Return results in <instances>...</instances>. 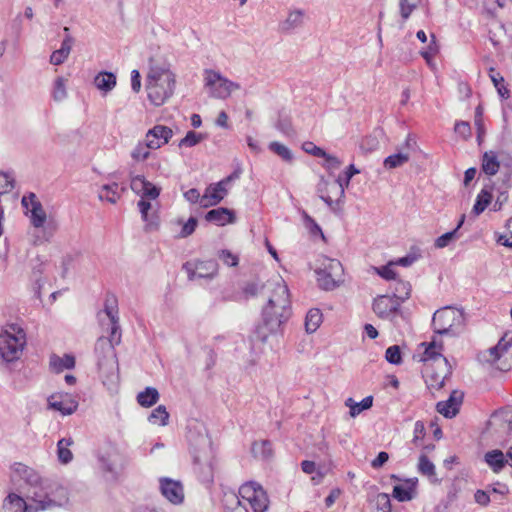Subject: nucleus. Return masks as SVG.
Segmentation results:
<instances>
[{"instance_id":"53","label":"nucleus","mask_w":512,"mask_h":512,"mask_svg":"<svg viewBox=\"0 0 512 512\" xmlns=\"http://www.w3.org/2000/svg\"><path fill=\"white\" fill-rule=\"evenodd\" d=\"M394 264L392 261H389L386 265L381 267H376L375 271L376 273L381 276L385 280H396V272L393 269Z\"/></svg>"},{"instance_id":"57","label":"nucleus","mask_w":512,"mask_h":512,"mask_svg":"<svg viewBox=\"0 0 512 512\" xmlns=\"http://www.w3.org/2000/svg\"><path fill=\"white\" fill-rule=\"evenodd\" d=\"M303 219L306 228L310 231L312 235H320L322 238H324V234L321 230V227L316 223V221L309 216L306 212H303Z\"/></svg>"},{"instance_id":"19","label":"nucleus","mask_w":512,"mask_h":512,"mask_svg":"<svg viewBox=\"0 0 512 512\" xmlns=\"http://www.w3.org/2000/svg\"><path fill=\"white\" fill-rule=\"evenodd\" d=\"M227 186L228 184L223 179L216 184H210L202 195V207L220 203L227 194Z\"/></svg>"},{"instance_id":"9","label":"nucleus","mask_w":512,"mask_h":512,"mask_svg":"<svg viewBox=\"0 0 512 512\" xmlns=\"http://www.w3.org/2000/svg\"><path fill=\"white\" fill-rule=\"evenodd\" d=\"M12 469L22 480L25 481L27 485L33 489L32 491L50 492L51 490H55L57 487H60L59 485H51L46 481H43L40 475L34 469L22 463H15L12 466Z\"/></svg>"},{"instance_id":"14","label":"nucleus","mask_w":512,"mask_h":512,"mask_svg":"<svg viewBox=\"0 0 512 512\" xmlns=\"http://www.w3.org/2000/svg\"><path fill=\"white\" fill-rule=\"evenodd\" d=\"M48 406L62 415H71L77 410L78 402L71 394L54 393L48 398Z\"/></svg>"},{"instance_id":"38","label":"nucleus","mask_w":512,"mask_h":512,"mask_svg":"<svg viewBox=\"0 0 512 512\" xmlns=\"http://www.w3.org/2000/svg\"><path fill=\"white\" fill-rule=\"evenodd\" d=\"M492 201V193L490 190L484 188L477 195L476 202L473 206V212L476 215L481 214L491 203Z\"/></svg>"},{"instance_id":"45","label":"nucleus","mask_w":512,"mask_h":512,"mask_svg":"<svg viewBox=\"0 0 512 512\" xmlns=\"http://www.w3.org/2000/svg\"><path fill=\"white\" fill-rule=\"evenodd\" d=\"M422 0H399L400 14L404 20H407L411 13L421 5Z\"/></svg>"},{"instance_id":"30","label":"nucleus","mask_w":512,"mask_h":512,"mask_svg":"<svg viewBox=\"0 0 512 512\" xmlns=\"http://www.w3.org/2000/svg\"><path fill=\"white\" fill-rule=\"evenodd\" d=\"M268 149L272 153L277 155L285 163H288V164L293 163L294 154L288 146H286L278 141H273V142L269 143Z\"/></svg>"},{"instance_id":"37","label":"nucleus","mask_w":512,"mask_h":512,"mask_svg":"<svg viewBox=\"0 0 512 512\" xmlns=\"http://www.w3.org/2000/svg\"><path fill=\"white\" fill-rule=\"evenodd\" d=\"M410 159V155L404 152H398L389 155L384 159L383 165L386 169H395L403 166Z\"/></svg>"},{"instance_id":"39","label":"nucleus","mask_w":512,"mask_h":512,"mask_svg":"<svg viewBox=\"0 0 512 512\" xmlns=\"http://www.w3.org/2000/svg\"><path fill=\"white\" fill-rule=\"evenodd\" d=\"M410 293L411 285L409 282L401 279L395 280L394 293L391 296L397 298V300L400 301V304L410 297Z\"/></svg>"},{"instance_id":"5","label":"nucleus","mask_w":512,"mask_h":512,"mask_svg":"<svg viewBox=\"0 0 512 512\" xmlns=\"http://www.w3.org/2000/svg\"><path fill=\"white\" fill-rule=\"evenodd\" d=\"M464 324V312L452 307H444L437 310L432 318L433 330L440 335H457L464 327Z\"/></svg>"},{"instance_id":"20","label":"nucleus","mask_w":512,"mask_h":512,"mask_svg":"<svg viewBox=\"0 0 512 512\" xmlns=\"http://www.w3.org/2000/svg\"><path fill=\"white\" fill-rule=\"evenodd\" d=\"M151 81H160L162 82H176L175 74L170 71V69L166 65H157L154 64V61L150 59L149 61V72L146 78V82Z\"/></svg>"},{"instance_id":"22","label":"nucleus","mask_w":512,"mask_h":512,"mask_svg":"<svg viewBox=\"0 0 512 512\" xmlns=\"http://www.w3.org/2000/svg\"><path fill=\"white\" fill-rule=\"evenodd\" d=\"M305 12L302 9L291 10L286 19L279 23V30L284 34H291L304 24Z\"/></svg>"},{"instance_id":"64","label":"nucleus","mask_w":512,"mask_h":512,"mask_svg":"<svg viewBox=\"0 0 512 512\" xmlns=\"http://www.w3.org/2000/svg\"><path fill=\"white\" fill-rule=\"evenodd\" d=\"M420 257L419 254L415 253H409L404 257L398 258L397 260H393L392 263L395 265H400L403 267H409L411 266L418 258Z\"/></svg>"},{"instance_id":"43","label":"nucleus","mask_w":512,"mask_h":512,"mask_svg":"<svg viewBox=\"0 0 512 512\" xmlns=\"http://www.w3.org/2000/svg\"><path fill=\"white\" fill-rule=\"evenodd\" d=\"M418 471L429 478L436 476L435 465L425 454H421L418 462Z\"/></svg>"},{"instance_id":"46","label":"nucleus","mask_w":512,"mask_h":512,"mask_svg":"<svg viewBox=\"0 0 512 512\" xmlns=\"http://www.w3.org/2000/svg\"><path fill=\"white\" fill-rule=\"evenodd\" d=\"M218 258L229 267H236L239 263V257L228 249H222L217 253Z\"/></svg>"},{"instance_id":"23","label":"nucleus","mask_w":512,"mask_h":512,"mask_svg":"<svg viewBox=\"0 0 512 512\" xmlns=\"http://www.w3.org/2000/svg\"><path fill=\"white\" fill-rule=\"evenodd\" d=\"M235 219L234 212L225 207L211 209L205 214V220L217 226H225L226 224L234 223Z\"/></svg>"},{"instance_id":"16","label":"nucleus","mask_w":512,"mask_h":512,"mask_svg":"<svg viewBox=\"0 0 512 512\" xmlns=\"http://www.w3.org/2000/svg\"><path fill=\"white\" fill-rule=\"evenodd\" d=\"M173 136L171 128L165 125H155L145 135L147 146L151 149H159L169 142Z\"/></svg>"},{"instance_id":"48","label":"nucleus","mask_w":512,"mask_h":512,"mask_svg":"<svg viewBox=\"0 0 512 512\" xmlns=\"http://www.w3.org/2000/svg\"><path fill=\"white\" fill-rule=\"evenodd\" d=\"M106 340H108L114 348L116 345L120 344L121 329H120V325H119V320L110 322V335H109V337H106Z\"/></svg>"},{"instance_id":"27","label":"nucleus","mask_w":512,"mask_h":512,"mask_svg":"<svg viewBox=\"0 0 512 512\" xmlns=\"http://www.w3.org/2000/svg\"><path fill=\"white\" fill-rule=\"evenodd\" d=\"M500 169V162L494 151H487L482 157V171L489 175L494 176Z\"/></svg>"},{"instance_id":"4","label":"nucleus","mask_w":512,"mask_h":512,"mask_svg":"<svg viewBox=\"0 0 512 512\" xmlns=\"http://www.w3.org/2000/svg\"><path fill=\"white\" fill-rule=\"evenodd\" d=\"M482 363L495 366L500 371L512 369V333H505L498 343L477 356Z\"/></svg>"},{"instance_id":"24","label":"nucleus","mask_w":512,"mask_h":512,"mask_svg":"<svg viewBox=\"0 0 512 512\" xmlns=\"http://www.w3.org/2000/svg\"><path fill=\"white\" fill-rule=\"evenodd\" d=\"M442 345L437 346L435 342H431L424 351L422 356V361H430L432 360L437 366L443 365L444 367L448 366L447 359L441 354Z\"/></svg>"},{"instance_id":"18","label":"nucleus","mask_w":512,"mask_h":512,"mask_svg":"<svg viewBox=\"0 0 512 512\" xmlns=\"http://www.w3.org/2000/svg\"><path fill=\"white\" fill-rule=\"evenodd\" d=\"M464 397V393L460 390H453L449 398L445 401H440L436 405L438 413L446 418L455 417L460 409Z\"/></svg>"},{"instance_id":"35","label":"nucleus","mask_w":512,"mask_h":512,"mask_svg":"<svg viewBox=\"0 0 512 512\" xmlns=\"http://www.w3.org/2000/svg\"><path fill=\"white\" fill-rule=\"evenodd\" d=\"M322 323V313L319 309H310L305 318V329L307 333L315 332Z\"/></svg>"},{"instance_id":"6","label":"nucleus","mask_w":512,"mask_h":512,"mask_svg":"<svg viewBox=\"0 0 512 512\" xmlns=\"http://www.w3.org/2000/svg\"><path fill=\"white\" fill-rule=\"evenodd\" d=\"M26 345V333L16 324H11L9 330L0 334V356L6 362L20 358Z\"/></svg>"},{"instance_id":"47","label":"nucleus","mask_w":512,"mask_h":512,"mask_svg":"<svg viewBox=\"0 0 512 512\" xmlns=\"http://www.w3.org/2000/svg\"><path fill=\"white\" fill-rule=\"evenodd\" d=\"M373 404V397L367 396L364 399H362L360 402H356L355 405L351 406V411H349V414L351 417H356L359 415L363 410H367L372 407Z\"/></svg>"},{"instance_id":"17","label":"nucleus","mask_w":512,"mask_h":512,"mask_svg":"<svg viewBox=\"0 0 512 512\" xmlns=\"http://www.w3.org/2000/svg\"><path fill=\"white\" fill-rule=\"evenodd\" d=\"M487 428L499 436L508 435L512 431V415L505 411L493 413L487 423Z\"/></svg>"},{"instance_id":"51","label":"nucleus","mask_w":512,"mask_h":512,"mask_svg":"<svg viewBox=\"0 0 512 512\" xmlns=\"http://www.w3.org/2000/svg\"><path fill=\"white\" fill-rule=\"evenodd\" d=\"M385 359L394 365H399L402 362L401 351L399 346L393 345L386 349Z\"/></svg>"},{"instance_id":"13","label":"nucleus","mask_w":512,"mask_h":512,"mask_svg":"<svg viewBox=\"0 0 512 512\" xmlns=\"http://www.w3.org/2000/svg\"><path fill=\"white\" fill-rule=\"evenodd\" d=\"M400 306L397 298L391 295H380L374 299L372 308L379 318L392 320Z\"/></svg>"},{"instance_id":"25","label":"nucleus","mask_w":512,"mask_h":512,"mask_svg":"<svg viewBox=\"0 0 512 512\" xmlns=\"http://www.w3.org/2000/svg\"><path fill=\"white\" fill-rule=\"evenodd\" d=\"M484 460L495 473L500 472L508 463L504 453L498 449L488 451L484 456Z\"/></svg>"},{"instance_id":"34","label":"nucleus","mask_w":512,"mask_h":512,"mask_svg":"<svg viewBox=\"0 0 512 512\" xmlns=\"http://www.w3.org/2000/svg\"><path fill=\"white\" fill-rule=\"evenodd\" d=\"M159 400V393L156 388L146 387L137 395V401L142 407H151Z\"/></svg>"},{"instance_id":"21","label":"nucleus","mask_w":512,"mask_h":512,"mask_svg":"<svg viewBox=\"0 0 512 512\" xmlns=\"http://www.w3.org/2000/svg\"><path fill=\"white\" fill-rule=\"evenodd\" d=\"M76 365V359L72 354H64L62 357L52 353L49 356V369L52 373L60 374L64 370L74 369Z\"/></svg>"},{"instance_id":"1","label":"nucleus","mask_w":512,"mask_h":512,"mask_svg":"<svg viewBox=\"0 0 512 512\" xmlns=\"http://www.w3.org/2000/svg\"><path fill=\"white\" fill-rule=\"evenodd\" d=\"M258 300L262 303L263 327L268 332H276L292 314L288 287L279 277L258 289Z\"/></svg>"},{"instance_id":"63","label":"nucleus","mask_w":512,"mask_h":512,"mask_svg":"<svg viewBox=\"0 0 512 512\" xmlns=\"http://www.w3.org/2000/svg\"><path fill=\"white\" fill-rule=\"evenodd\" d=\"M159 195H160V188H158L157 186H155L154 184H152L149 181H148V185L145 186V188L143 189V191L140 194L141 198H148L151 200L158 198Z\"/></svg>"},{"instance_id":"56","label":"nucleus","mask_w":512,"mask_h":512,"mask_svg":"<svg viewBox=\"0 0 512 512\" xmlns=\"http://www.w3.org/2000/svg\"><path fill=\"white\" fill-rule=\"evenodd\" d=\"M439 51V47L436 41V37L434 34H431V40L427 48L421 51V56L429 62L432 57H434Z\"/></svg>"},{"instance_id":"12","label":"nucleus","mask_w":512,"mask_h":512,"mask_svg":"<svg viewBox=\"0 0 512 512\" xmlns=\"http://www.w3.org/2000/svg\"><path fill=\"white\" fill-rule=\"evenodd\" d=\"M235 502L238 505L250 507L252 512H256V481H248L240 486L238 494L231 493L226 495L225 502Z\"/></svg>"},{"instance_id":"41","label":"nucleus","mask_w":512,"mask_h":512,"mask_svg":"<svg viewBox=\"0 0 512 512\" xmlns=\"http://www.w3.org/2000/svg\"><path fill=\"white\" fill-rule=\"evenodd\" d=\"M138 208L141 213V217H142L143 221L146 222L145 229L147 231H152V230L156 229L158 226L157 222L149 221V219H148L149 218L148 211L151 209V203L149 201L145 200L144 198H141L138 202Z\"/></svg>"},{"instance_id":"3","label":"nucleus","mask_w":512,"mask_h":512,"mask_svg":"<svg viewBox=\"0 0 512 512\" xmlns=\"http://www.w3.org/2000/svg\"><path fill=\"white\" fill-rule=\"evenodd\" d=\"M97 355V366L104 385H114L118 381V367L115 359V349L106 340V337H99L95 344Z\"/></svg>"},{"instance_id":"60","label":"nucleus","mask_w":512,"mask_h":512,"mask_svg":"<svg viewBox=\"0 0 512 512\" xmlns=\"http://www.w3.org/2000/svg\"><path fill=\"white\" fill-rule=\"evenodd\" d=\"M198 225L195 217H190L186 223L183 224L182 229L178 235L179 238H187L192 235Z\"/></svg>"},{"instance_id":"10","label":"nucleus","mask_w":512,"mask_h":512,"mask_svg":"<svg viewBox=\"0 0 512 512\" xmlns=\"http://www.w3.org/2000/svg\"><path fill=\"white\" fill-rule=\"evenodd\" d=\"M161 495L173 505H181L185 499L184 486L181 481L169 477L159 478Z\"/></svg>"},{"instance_id":"11","label":"nucleus","mask_w":512,"mask_h":512,"mask_svg":"<svg viewBox=\"0 0 512 512\" xmlns=\"http://www.w3.org/2000/svg\"><path fill=\"white\" fill-rule=\"evenodd\" d=\"M176 82H146L148 99L155 106L163 105L174 93Z\"/></svg>"},{"instance_id":"32","label":"nucleus","mask_w":512,"mask_h":512,"mask_svg":"<svg viewBox=\"0 0 512 512\" xmlns=\"http://www.w3.org/2000/svg\"><path fill=\"white\" fill-rule=\"evenodd\" d=\"M30 212V222L34 228H43L47 219V214L41 203H34Z\"/></svg>"},{"instance_id":"55","label":"nucleus","mask_w":512,"mask_h":512,"mask_svg":"<svg viewBox=\"0 0 512 512\" xmlns=\"http://www.w3.org/2000/svg\"><path fill=\"white\" fill-rule=\"evenodd\" d=\"M375 512H391V501L386 493H379L376 497Z\"/></svg>"},{"instance_id":"29","label":"nucleus","mask_w":512,"mask_h":512,"mask_svg":"<svg viewBox=\"0 0 512 512\" xmlns=\"http://www.w3.org/2000/svg\"><path fill=\"white\" fill-rule=\"evenodd\" d=\"M426 384H427V387L430 389V390H440L441 388H443L444 384H445V380L447 378V375L449 373V368L446 366L445 367V372L444 374H439L437 372H434V371H429L428 367L426 368Z\"/></svg>"},{"instance_id":"49","label":"nucleus","mask_w":512,"mask_h":512,"mask_svg":"<svg viewBox=\"0 0 512 512\" xmlns=\"http://www.w3.org/2000/svg\"><path fill=\"white\" fill-rule=\"evenodd\" d=\"M203 139V136L195 131H188L186 136L182 138L179 142V147H193L200 143Z\"/></svg>"},{"instance_id":"62","label":"nucleus","mask_w":512,"mask_h":512,"mask_svg":"<svg viewBox=\"0 0 512 512\" xmlns=\"http://www.w3.org/2000/svg\"><path fill=\"white\" fill-rule=\"evenodd\" d=\"M269 507V499L266 491L258 484V512H266Z\"/></svg>"},{"instance_id":"59","label":"nucleus","mask_w":512,"mask_h":512,"mask_svg":"<svg viewBox=\"0 0 512 512\" xmlns=\"http://www.w3.org/2000/svg\"><path fill=\"white\" fill-rule=\"evenodd\" d=\"M14 188V179L4 172H0V195L10 192Z\"/></svg>"},{"instance_id":"50","label":"nucleus","mask_w":512,"mask_h":512,"mask_svg":"<svg viewBox=\"0 0 512 512\" xmlns=\"http://www.w3.org/2000/svg\"><path fill=\"white\" fill-rule=\"evenodd\" d=\"M53 98L55 101H61L67 96L65 80L62 77H58L54 82Z\"/></svg>"},{"instance_id":"26","label":"nucleus","mask_w":512,"mask_h":512,"mask_svg":"<svg viewBox=\"0 0 512 512\" xmlns=\"http://www.w3.org/2000/svg\"><path fill=\"white\" fill-rule=\"evenodd\" d=\"M94 84L100 91L107 94L116 86V75L112 72L102 71L95 76Z\"/></svg>"},{"instance_id":"15","label":"nucleus","mask_w":512,"mask_h":512,"mask_svg":"<svg viewBox=\"0 0 512 512\" xmlns=\"http://www.w3.org/2000/svg\"><path fill=\"white\" fill-rule=\"evenodd\" d=\"M183 268L187 271L189 280L213 278L217 273L218 264L214 260L197 261L192 267L191 263L187 262Z\"/></svg>"},{"instance_id":"8","label":"nucleus","mask_w":512,"mask_h":512,"mask_svg":"<svg viewBox=\"0 0 512 512\" xmlns=\"http://www.w3.org/2000/svg\"><path fill=\"white\" fill-rule=\"evenodd\" d=\"M204 74L205 86L209 88L210 94L213 97L225 99L230 96L233 90L239 89V85L237 83L223 77L219 72L206 69Z\"/></svg>"},{"instance_id":"31","label":"nucleus","mask_w":512,"mask_h":512,"mask_svg":"<svg viewBox=\"0 0 512 512\" xmlns=\"http://www.w3.org/2000/svg\"><path fill=\"white\" fill-rule=\"evenodd\" d=\"M331 191H336L342 197L344 196V185L341 178H338L336 181L330 183L324 177H321L318 185L317 192L320 195H324L330 193Z\"/></svg>"},{"instance_id":"61","label":"nucleus","mask_w":512,"mask_h":512,"mask_svg":"<svg viewBox=\"0 0 512 512\" xmlns=\"http://www.w3.org/2000/svg\"><path fill=\"white\" fill-rule=\"evenodd\" d=\"M302 149L310 154V155H313L315 157H321V156H325L326 155V151H324L322 148L316 146L313 142L311 141H306L302 144Z\"/></svg>"},{"instance_id":"52","label":"nucleus","mask_w":512,"mask_h":512,"mask_svg":"<svg viewBox=\"0 0 512 512\" xmlns=\"http://www.w3.org/2000/svg\"><path fill=\"white\" fill-rule=\"evenodd\" d=\"M149 147L147 146V141L145 143H138L137 146L133 149L131 153V157L136 161L146 160L149 155Z\"/></svg>"},{"instance_id":"2","label":"nucleus","mask_w":512,"mask_h":512,"mask_svg":"<svg viewBox=\"0 0 512 512\" xmlns=\"http://www.w3.org/2000/svg\"><path fill=\"white\" fill-rule=\"evenodd\" d=\"M27 503L21 496L10 493L3 501L5 512H42L62 507L68 503V493L64 487L55 490L39 492L31 491Z\"/></svg>"},{"instance_id":"54","label":"nucleus","mask_w":512,"mask_h":512,"mask_svg":"<svg viewBox=\"0 0 512 512\" xmlns=\"http://www.w3.org/2000/svg\"><path fill=\"white\" fill-rule=\"evenodd\" d=\"M148 185V180L145 179L144 176L130 174V187L132 191L136 194L140 195L145 186Z\"/></svg>"},{"instance_id":"40","label":"nucleus","mask_w":512,"mask_h":512,"mask_svg":"<svg viewBox=\"0 0 512 512\" xmlns=\"http://www.w3.org/2000/svg\"><path fill=\"white\" fill-rule=\"evenodd\" d=\"M118 184L112 183V184H105L102 186L101 191L99 193V198L101 200H106L112 204L116 203L117 200L120 198V194L118 193Z\"/></svg>"},{"instance_id":"28","label":"nucleus","mask_w":512,"mask_h":512,"mask_svg":"<svg viewBox=\"0 0 512 512\" xmlns=\"http://www.w3.org/2000/svg\"><path fill=\"white\" fill-rule=\"evenodd\" d=\"M74 441L71 437L62 438L57 442V456L59 462L68 464L73 459V454L69 447L73 445Z\"/></svg>"},{"instance_id":"36","label":"nucleus","mask_w":512,"mask_h":512,"mask_svg":"<svg viewBox=\"0 0 512 512\" xmlns=\"http://www.w3.org/2000/svg\"><path fill=\"white\" fill-rule=\"evenodd\" d=\"M103 313L107 316V318L109 319L110 322L119 320L118 310H117V299L114 295L106 296ZM101 315H102V312H99L98 317H99L100 321H102Z\"/></svg>"},{"instance_id":"42","label":"nucleus","mask_w":512,"mask_h":512,"mask_svg":"<svg viewBox=\"0 0 512 512\" xmlns=\"http://www.w3.org/2000/svg\"><path fill=\"white\" fill-rule=\"evenodd\" d=\"M169 419V413L164 405L156 407L149 416V422L152 424H159L162 426L167 425Z\"/></svg>"},{"instance_id":"58","label":"nucleus","mask_w":512,"mask_h":512,"mask_svg":"<svg viewBox=\"0 0 512 512\" xmlns=\"http://www.w3.org/2000/svg\"><path fill=\"white\" fill-rule=\"evenodd\" d=\"M457 237L456 230H452L450 232L444 233L443 235L436 238L434 242V246L438 249H442L447 247L451 241H453Z\"/></svg>"},{"instance_id":"7","label":"nucleus","mask_w":512,"mask_h":512,"mask_svg":"<svg viewBox=\"0 0 512 512\" xmlns=\"http://www.w3.org/2000/svg\"><path fill=\"white\" fill-rule=\"evenodd\" d=\"M315 273L318 285L323 290H333L343 281V267L337 259L324 257Z\"/></svg>"},{"instance_id":"44","label":"nucleus","mask_w":512,"mask_h":512,"mask_svg":"<svg viewBox=\"0 0 512 512\" xmlns=\"http://www.w3.org/2000/svg\"><path fill=\"white\" fill-rule=\"evenodd\" d=\"M490 78L497 89L498 94L501 98L507 99L509 98V90L504 85V78L501 76L499 72H496L495 69H490Z\"/></svg>"},{"instance_id":"33","label":"nucleus","mask_w":512,"mask_h":512,"mask_svg":"<svg viewBox=\"0 0 512 512\" xmlns=\"http://www.w3.org/2000/svg\"><path fill=\"white\" fill-rule=\"evenodd\" d=\"M416 481H417L416 479H415V481H413L411 479L407 480V482L411 483V486H409V487H404L402 485L394 486L393 497L395 499H397L399 502H406V501L412 500L414 497Z\"/></svg>"}]
</instances>
